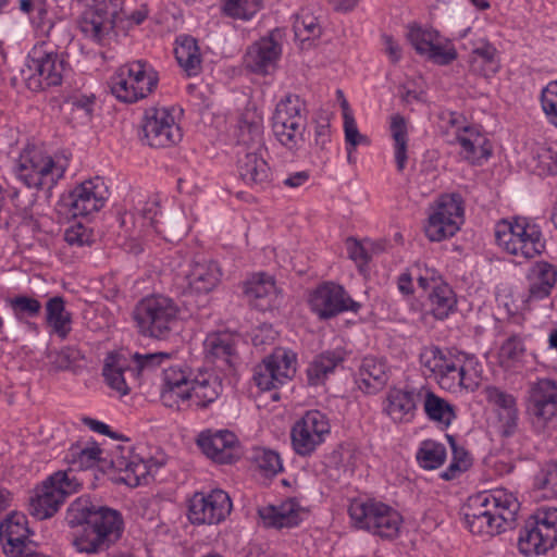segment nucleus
<instances>
[{
    "instance_id": "1",
    "label": "nucleus",
    "mask_w": 557,
    "mask_h": 557,
    "mask_svg": "<svg viewBox=\"0 0 557 557\" xmlns=\"http://www.w3.org/2000/svg\"><path fill=\"white\" fill-rule=\"evenodd\" d=\"M71 527H82L73 540L81 553L95 554L109 548L123 533L124 521L120 511L94 504L89 497L75 499L66 512Z\"/></svg>"
},
{
    "instance_id": "2",
    "label": "nucleus",
    "mask_w": 557,
    "mask_h": 557,
    "mask_svg": "<svg viewBox=\"0 0 557 557\" xmlns=\"http://www.w3.org/2000/svg\"><path fill=\"white\" fill-rule=\"evenodd\" d=\"M419 360L443 389L473 393L480 385L481 366L472 355L431 345L421 349Z\"/></svg>"
},
{
    "instance_id": "3",
    "label": "nucleus",
    "mask_w": 557,
    "mask_h": 557,
    "mask_svg": "<svg viewBox=\"0 0 557 557\" xmlns=\"http://www.w3.org/2000/svg\"><path fill=\"white\" fill-rule=\"evenodd\" d=\"M237 143L244 147L237 161L240 180L248 186L264 188L270 182L271 170L262 157L263 115L255 106H247L239 115Z\"/></svg>"
},
{
    "instance_id": "4",
    "label": "nucleus",
    "mask_w": 557,
    "mask_h": 557,
    "mask_svg": "<svg viewBox=\"0 0 557 557\" xmlns=\"http://www.w3.org/2000/svg\"><path fill=\"white\" fill-rule=\"evenodd\" d=\"M520 508L518 499L505 490L484 491L468 498L465 522L478 535H496L511 528Z\"/></svg>"
},
{
    "instance_id": "5",
    "label": "nucleus",
    "mask_w": 557,
    "mask_h": 557,
    "mask_svg": "<svg viewBox=\"0 0 557 557\" xmlns=\"http://www.w3.org/2000/svg\"><path fill=\"white\" fill-rule=\"evenodd\" d=\"M171 354H134L110 352L104 359L102 375L106 383L121 396L129 394L132 388L140 384L144 376L170 360Z\"/></svg>"
},
{
    "instance_id": "6",
    "label": "nucleus",
    "mask_w": 557,
    "mask_h": 557,
    "mask_svg": "<svg viewBox=\"0 0 557 557\" xmlns=\"http://www.w3.org/2000/svg\"><path fill=\"white\" fill-rule=\"evenodd\" d=\"M180 308L163 295H153L139 300L132 318L137 332L148 338L168 339L178 324Z\"/></svg>"
},
{
    "instance_id": "7",
    "label": "nucleus",
    "mask_w": 557,
    "mask_h": 557,
    "mask_svg": "<svg viewBox=\"0 0 557 557\" xmlns=\"http://www.w3.org/2000/svg\"><path fill=\"white\" fill-rule=\"evenodd\" d=\"M158 82V72L147 61L136 60L117 67L108 84L119 101L135 103L150 95Z\"/></svg>"
},
{
    "instance_id": "8",
    "label": "nucleus",
    "mask_w": 557,
    "mask_h": 557,
    "mask_svg": "<svg viewBox=\"0 0 557 557\" xmlns=\"http://www.w3.org/2000/svg\"><path fill=\"white\" fill-rule=\"evenodd\" d=\"M495 239L506 252L524 259H532L545 250L540 226L525 218L499 221L495 226Z\"/></svg>"
},
{
    "instance_id": "9",
    "label": "nucleus",
    "mask_w": 557,
    "mask_h": 557,
    "mask_svg": "<svg viewBox=\"0 0 557 557\" xmlns=\"http://www.w3.org/2000/svg\"><path fill=\"white\" fill-rule=\"evenodd\" d=\"M348 513L352 524L382 539H395L403 518L397 510L374 498L351 500Z\"/></svg>"
},
{
    "instance_id": "10",
    "label": "nucleus",
    "mask_w": 557,
    "mask_h": 557,
    "mask_svg": "<svg viewBox=\"0 0 557 557\" xmlns=\"http://www.w3.org/2000/svg\"><path fill=\"white\" fill-rule=\"evenodd\" d=\"M81 486V480L72 471L53 472L35 488V494L29 499L30 515L39 520L51 518Z\"/></svg>"
},
{
    "instance_id": "11",
    "label": "nucleus",
    "mask_w": 557,
    "mask_h": 557,
    "mask_svg": "<svg viewBox=\"0 0 557 557\" xmlns=\"http://www.w3.org/2000/svg\"><path fill=\"white\" fill-rule=\"evenodd\" d=\"M65 165L37 149L24 150L17 161L16 175L28 188L51 189L63 177Z\"/></svg>"
},
{
    "instance_id": "12",
    "label": "nucleus",
    "mask_w": 557,
    "mask_h": 557,
    "mask_svg": "<svg viewBox=\"0 0 557 557\" xmlns=\"http://www.w3.org/2000/svg\"><path fill=\"white\" fill-rule=\"evenodd\" d=\"M557 543V508L539 510L525 521L518 537L519 552L525 556L545 554Z\"/></svg>"
},
{
    "instance_id": "13",
    "label": "nucleus",
    "mask_w": 557,
    "mask_h": 557,
    "mask_svg": "<svg viewBox=\"0 0 557 557\" xmlns=\"http://www.w3.org/2000/svg\"><path fill=\"white\" fill-rule=\"evenodd\" d=\"M417 282L420 288L429 292L426 306L436 320H445L457 310V296L440 272L426 264L416 263Z\"/></svg>"
},
{
    "instance_id": "14",
    "label": "nucleus",
    "mask_w": 557,
    "mask_h": 557,
    "mask_svg": "<svg viewBox=\"0 0 557 557\" xmlns=\"http://www.w3.org/2000/svg\"><path fill=\"white\" fill-rule=\"evenodd\" d=\"M330 432L327 416L320 410H309L292 428L293 449L301 457L311 456Z\"/></svg>"
},
{
    "instance_id": "15",
    "label": "nucleus",
    "mask_w": 557,
    "mask_h": 557,
    "mask_svg": "<svg viewBox=\"0 0 557 557\" xmlns=\"http://www.w3.org/2000/svg\"><path fill=\"white\" fill-rule=\"evenodd\" d=\"M463 221V206L458 194L443 195L425 225V235L431 242H441L454 236Z\"/></svg>"
},
{
    "instance_id": "16",
    "label": "nucleus",
    "mask_w": 557,
    "mask_h": 557,
    "mask_svg": "<svg viewBox=\"0 0 557 557\" xmlns=\"http://www.w3.org/2000/svg\"><path fill=\"white\" fill-rule=\"evenodd\" d=\"M141 140L152 148H166L181 141L183 135L168 108H148L145 111Z\"/></svg>"
},
{
    "instance_id": "17",
    "label": "nucleus",
    "mask_w": 557,
    "mask_h": 557,
    "mask_svg": "<svg viewBox=\"0 0 557 557\" xmlns=\"http://www.w3.org/2000/svg\"><path fill=\"white\" fill-rule=\"evenodd\" d=\"M28 69L33 72L28 78L29 88L42 90L62 84L67 62L58 52L34 49L29 55Z\"/></svg>"
},
{
    "instance_id": "18",
    "label": "nucleus",
    "mask_w": 557,
    "mask_h": 557,
    "mask_svg": "<svg viewBox=\"0 0 557 557\" xmlns=\"http://www.w3.org/2000/svg\"><path fill=\"white\" fill-rule=\"evenodd\" d=\"M232 502L223 490L195 493L189 500L188 519L193 524H219L232 511Z\"/></svg>"
},
{
    "instance_id": "19",
    "label": "nucleus",
    "mask_w": 557,
    "mask_h": 557,
    "mask_svg": "<svg viewBox=\"0 0 557 557\" xmlns=\"http://www.w3.org/2000/svg\"><path fill=\"white\" fill-rule=\"evenodd\" d=\"M527 411L536 430H544L557 418V383L550 379H539L530 383Z\"/></svg>"
},
{
    "instance_id": "20",
    "label": "nucleus",
    "mask_w": 557,
    "mask_h": 557,
    "mask_svg": "<svg viewBox=\"0 0 557 557\" xmlns=\"http://www.w3.org/2000/svg\"><path fill=\"white\" fill-rule=\"evenodd\" d=\"M311 310L323 320L351 311L358 312L361 305L347 294L343 286L333 282L320 284L310 295Z\"/></svg>"
},
{
    "instance_id": "21",
    "label": "nucleus",
    "mask_w": 557,
    "mask_h": 557,
    "mask_svg": "<svg viewBox=\"0 0 557 557\" xmlns=\"http://www.w3.org/2000/svg\"><path fill=\"white\" fill-rule=\"evenodd\" d=\"M108 198V186L97 176L75 186L63 202L73 216H86L102 209Z\"/></svg>"
},
{
    "instance_id": "22",
    "label": "nucleus",
    "mask_w": 557,
    "mask_h": 557,
    "mask_svg": "<svg viewBox=\"0 0 557 557\" xmlns=\"http://www.w3.org/2000/svg\"><path fill=\"white\" fill-rule=\"evenodd\" d=\"M294 373V358L280 349L256 366L252 379L261 391H270L283 385Z\"/></svg>"
},
{
    "instance_id": "23",
    "label": "nucleus",
    "mask_w": 557,
    "mask_h": 557,
    "mask_svg": "<svg viewBox=\"0 0 557 557\" xmlns=\"http://www.w3.org/2000/svg\"><path fill=\"white\" fill-rule=\"evenodd\" d=\"M308 509L296 497L287 498L277 505L258 508V516L263 527L278 531L299 527L308 518Z\"/></svg>"
},
{
    "instance_id": "24",
    "label": "nucleus",
    "mask_w": 557,
    "mask_h": 557,
    "mask_svg": "<svg viewBox=\"0 0 557 557\" xmlns=\"http://www.w3.org/2000/svg\"><path fill=\"white\" fill-rule=\"evenodd\" d=\"M197 445L208 458L218 463H232L242 454L237 436L228 430L203 431L198 435Z\"/></svg>"
},
{
    "instance_id": "25",
    "label": "nucleus",
    "mask_w": 557,
    "mask_h": 557,
    "mask_svg": "<svg viewBox=\"0 0 557 557\" xmlns=\"http://www.w3.org/2000/svg\"><path fill=\"white\" fill-rule=\"evenodd\" d=\"M112 467L123 472L122 480L132 487L148 484L156 473L165 465V458L150 457L145 459L138 455L116 456L111 460Z\"/></svg>"
},
{
    "instance_id": "26",
    "label": "nucleus",
    "mask_w": 557,
    "mask_h": 557,
    "mask_svg": "<svg viewBox=\"0 0 557 557\" xmlns=\"http://www.w3.org/2000/svg\"><path fill=\"white\" fill-rule=\"evenodd\" d=\"M243 293L251 306L260 311L277 308L282 302V290L270 274L259 272L243 283Z\"/></svg>"
},
{
    "instance_id": "27",
    "label": "nucleus",
    "mask_w": 557,
    "mask_h": 557,
    "mask_svg": "<svg viewBox=\"0 0 557 557\" xmlns=\"http://www.w3.org/2000/svg\"><path fill=\"white\" fill-rule=\"evenodd\" d=\"M281 39L282 32L276 28L252 44L245 54L247 69L257 74H267L281 57Z\"/></svg>"
},
{
    "instance_id": "28",
    "label": "nucleus",
    "mask_w": 557,
    "mask_h": 557,
    "mask_svg": "<svg viewBox=\"0 0 557 557\" xmlns=\"http://www.w3.org/2000/svg\"><path fill=\"white\" fill-rule=\"evenodd\" d=\"M421 388H391L384 400L383 411L395 423L411 422L417 413L418 404L422 399Z\"/></svg>"
},
{
    "instance_id": "29",
    "label": "nucleus",
    "mask_w": 557,
    "mask_h": 557,
    "mask_svg": "<svg viewBox=\"0 0 557 557\" xmlns=\"http://www.w3.org/2000/svg\"><path fill=\"white\" fill-rule=\"evenodd\" d=\"M449 143L458 144L459 154L470 163H480L483 159L490 158L493 150L491 141L482 133V127L473 123H470Z\"/></svg>"
},
{
    "instance_id": "30",
    "label": "nucleus",
    "mask_w": 557,
    "mask_h": 557,
    "mask_svg": "<svg viewBox=\"0 0 557 557\" xmlns=\"http://www.w3.org/2000/svg\"><path fill=\"white\" fill-rule=\"evenodd\" d=\"M29 530L26 527V517L12 513L0 523V539L3 542V552L8 557H21L29 548L27 544Z\"/></svg>"
},
{
    "instance_id": "31",
    "label": "nucleus",
    "mask_w": 557,
    "mask_h": 557,
    "mask_svg": "<svg viewBox=\"0 0 557 557\" xmlns=\"http://www.w3.org/2000/svg\"><path fill=\"white\" fill-rule=\"evenodd\" d=\"M203 350L207 361L218 363L222 370H232L237 359L235 339L228 333L209 334L203 342Z\"/></svg>"
},
{
    "instance_id": "32",
    "label": "nucleus",
    "mask_w": 557,
    "mask_h": 557,
    "mask_svg": "<svg viewBox=\"0 0 557 557\" xmlns=\"http://www.w3.org/2000/svg\"><path fill=\"white\" fill-rule=\"evenodd\" d=\"M527 280L529 283L527 300L531 302L545 299L550 295L557 282V269L546 261L535 262L529 269Z\"/></svg>"
},
{
    "instance_id": "33",
    "label": "nucleus",
    "mask_w": 557,
    "mask_h": 557,
    "mask_svg": "<svg viewBox=\"0 0 557 557\" xmlns=\"http://www.w3.org/2000/svg\"><path fill=\"white\" fill-rule=\"evenodd\" d=\"M191 405L206 409L222 394V380L214 373H201L190 383Z\"/></svg>"
},
{
    "instance_id": "34",
    "label": "nucleus",
    "mask_w": 557,
    "mask_h": 557,
    "mask_svg": "<svg viewBox=\"0 0 557 557\" xmlns=\"http://www.w3.org/2000/svg\"><path fill=\"white\" fill-rule=\"evenodd\" d=\"M221 276L218 262L210 260L196 263L186 278L191 293L208 294L216 287Z\"/></svg>"
},
{
    "instance_id": "35",
    "label": "nucleus",
    "mask_w": 557,
    "mask_h": 557,
    "mask_svg": "<svg viewBox=\"0 0 557 557\" xmlns=\"http://www.w3.org/2000/svg\"><path fill=\"white\" fill-rule=\"evenodd\" d=\"M388 381L386 363L374 357L363 358L358 373L359 387L367 393H376Z\"/></svg>"
},
{
    "instance_id": "36",
    "label": "nucleus",
    "mask_w": 557,
    "mask_h": 557,
    "mask_svg": "<svg viewBox=\"0 0 557 557\" xmlns=\"http://www.w3.org/2000/svg\"><path fill=\"white\" fill-rule=\"evenodd\" d=\"M78 25L84 36L97 44H103L114 28L112 17L100 10L85 12Z\"/></svg>"
},
{
    "instance_id": "37",
    "label": "nucleus",
    "mask_w": 557,
    "mask_h": 557,
    "mask_svg": "<svg viewBox=\"0 0 557 557\" xmlns=\"http://www.w3.org/2000/svg\"><path fill=\"white\" fill-rule=\"evenodd\" d=\"M307 125L305 102L296 95H287L281 99L272 116V124Z\"/></svg>"
},
{
    "instance_id": "38",
    "label": "nucleus",
    "mask_w": 557,
    "mask_h": 557,
    "mask_svg": "<svg viewBox=\"0 0 557 557\" xmlns=\"http://www.w3.org/2000/svg\"><path fill=\"white\" fill-rule=\"evenodd\" d=\"M46 322L53 332L62 339L66 338L72 331V313L65 308V300L62 296H53L45 305Z\"/></svg>"
},
{
    "instance_id": "39",
    "label": "nucleus",
    "mask_w": 557,
    "mask_h": 557,
    "mask_svg": "<svg viewBox=\"0 0 557 557\" xmlns=\"http://www.w3.org/2000/svg\"><path fill=\"white\" fill-rule=\"evenodd\" d=\"M180 66L188 76H196L201 70V53L197 40L190 36H182L176 40L174 49Z\"/></svg>"
},
{
    "instance_id": "40",
    "label": "nucleus",
    "mask_w": 557,
    "mask_h": 557,
    "mask_svg": "<svg viewBox=\"0 0 557 557\" xmlns=\"http://www.w3.org/2000/svg\"><path fill=\"white\" fill-rule=\"evenodd\" d=\"M344 360L343 354L337 350H327L317 356L307 369L308 383L313 386L323 384L326 377Z\"/></svg>"
},
{
    "instance_id": "41",
    "label": "nucleus",
    "mask_w": 557,
    "mask_h": 557,
    "mask_svg": "<svg viewBox=\"0 0 557 557\" xmlns=\"http://www.w3.org/2000/svg\"><path fill=\"white\" fill-rule=\"evenodd\" d=\"M422 399L424 412L431 421L448 426L456 419L455 407L429 388L423 387Z\"/></svg>"
},
{
    "instance_id": "42",
    "label": "nucleus",
    "mask_w": 557,
    "mask_h": 557,
    "mask_svg": "<svg viewBox=\"0 0 557 557\" xmlns=\"http://www.w3.org/2000/svg\"><path fill=\"white\" fill-rule=\"evenodd\" d=\"M102 450L96 443L88 445L73 444L64 456V460L71 466L67 471L85 470L92 468L100 460Z\"/></svg>"
},
{
    "instance_id": "43",
    "label": "nucleus",
    "mask_w": 557,
    "mask_h": 557,
    "mask_svg": "<svg viewBox=\"0 0 557 557\" xmlns=\"http://www.w3.org/2000/svg\"><path fill=\"white\" fill-rule=\"evenodd\" d=\"M446 438L451 448L453 456L449 466L441 473V478L445 481H451L459 478L472 466V457L454 435L446 434Z\"/></svg>"
},
{
    "instance_id": "44",
    "label": "nucleus",
    "mask_w": 557,
    "mask_h": 557,
    "mask_svg": "<svg viewBox=\"0 0 557 557\" xmlns=\"http://www.w3.org/2000/svg\"><path fill=\"white\" fill-rule=\"evenodd\" d=\"M389 128L394 140V157L397 170L403 172L408 160V131L405 117L400 114L393 115Z\"/></svg>"
},
{
    "instance_id": "45",
    "label": "nucleus",
    "mask_w": 557,
    "mask_h": 557,
    "mask_svg": "<svg viewBox=\"0 0 557 557\" xmlns=\"http://www.w3.org/2000/svg\"><path fill=\"white\" fill-rule=\"evenodd\" d=\"M307 125L272 124L276 140L288 151L296 153L306 143L305 132Z\"/></svg>"
},
{
    "instance_id": "46",
    "label": "nucleus",
    "mask_w": 557,
    "mask_h": 557,
    "mask_svg": "<svg viewBox=\"0 0 557 557\" xmlns=\"http://www.w3.org/2000/svg\"><path fill=\"white\" fill-rule=\"evenodd\" d=\"M416 457L423 469L433 470L444 465L447 451L442 443L426 440L420 444Z\"/></svg>"
},
{
    "instance_id": "47",
    "label": "nucleus",
    "mask_w": 557,
    "mask_h": 557,
    "mask_svg": "<svg viewBox=\"0 0 557 557\" xmlns=\"http://www.w3.org/2000/svg\"><path fill=\"white\" fill-rule=\"evenodd\" d=\"M524 337L520 334L508 336L499 346L497 358L504 368H511L520 362L525 354Z\"/></svg>"
},
{
    "instance_id": "48",
    "label": "nucleus",
    "mask_w": 557,
    "mask_h": 557,
    "mask_svg": "<svg viewBox=\"0 0 557 557\" xmlns=\"http://www.w3.org/2000/svg\"><path fill=\"white\" fill-rule=\"evenodd\" d=\"M293 28L295 37L302 44L319 38L322 33L318 18L308 9H302L297 14Z\"/></svg>"
},
{
    "instance_id": "49",
    "label": "nucleus",
    "mask_w": 557,
    "mask_h": 557,
    "mask_svg": "<svg viewBox=\"0 0 557 557\" xmlns=\"http://www.w3.org/2000/svg\"><path fill=\"white\" fill-rule=\"evenodd\" d=\"M534 486L543 498H557V462L546 463L534 479Z\"/></svg>"
},
{
    "instance_id": "50",
    "label": "nucleus",
    "mask_w": 557,
    "mask_h": 557,
    "mask_svg": "<svg viewBox=\"0 0 557 557\" xmlns=\"http://www.w3.org/2000/svg\"><path fill=\"white\" fill-rule=\"evenodd\" d=\"M9 306L18 321L36 318L41 312V302L27 295H17L9 299Z\"/></svg>"
},
{
    "instance_id": "51",
    "label": "nucleus",
    "mask_w": 557,
    "mask_h": 557,
    "mask_svg": "<svg viewBox=\"0 0 557 557\" xmlns=\"http://www.w3.org/2000/svg\"><path fill=\"white\" fill-rule=\"evenodd\" d=\"M407 37L417 53L424 55L433 42L440 38V33L433 28H423L418 24H412L409 26Z\"/></svg>"
},
{
    "instance_id": "52",
    "label": "nucleus",
    "mask_w": 557,
    "mask_h": 557,
    "mask_svg": "<svg viewBox=\"0 0 557 557\" xmlns=\"http://www.w3.org/2000/svg\"><path fill=\"white\" fill-rule=\"evenodd\" d=\"M251 458L259 470L267 476H274L283 470L280 455L272 449L256 448Z\"/></svg>"
},
{
    "instance_id": "53",
    "label": "nucleus",
    "mask_w": 557,
    "mask_h": 557,
    "mask_svg": "<svg viewBox=\"0 0 557 557\" xmlns=\"http://www.w3.org/2000/svg\"><path fill=\"white\" fill-rule=\"evenodd\" d=\"M262 5V0H223V12L233 18L250 20Z\"/></svg>"
},
{
    "instance_id": "54",
    "label": "nucleus",
    "mask_w": 557,
    "mask_h": 557,
    "mask_svg": "<svg viewBox=\"0 0 557 557\" xmlns=\"http://www.w3.org/2000/svg\"><path fill=\"white\" fill-rule=\"evenodd\" d=\"M424 55L437 65H448L458 58V52L449 40L440 37Z\"/></svg>"
},
{
    "instance_id": "55",
    "label": "nucleus",
    "mask_w": 557,
    "mask_h": 557,
    "mask_svg": "<svg viewBox=\"0 0 557 557\" xmlns=\"http://www.w3.org/2000/svg\"><path fill=\"white\" fill-rule=\"evenodd\" d=\"M483 394L487 403L495 408L496 414L518 407L517 398L498 386L487 385L484 387Z\"/></svg>"
},
{
    "instance_id": "56",
    "label": "nucleus",
    "mask_w": 557,
    "mask_h": 557,
    "mask_svg": "<svg viewBox=\"0 0 557 557\" xmlns=\"http://www.w3.org/2000/svg\"><path fill=\"white\" fill-rule=\"evenodd\" d=\"M160 399L165 407L181 409L186 401H191L190 385L162 386Z\"/></svg>"
},
{
    "instance_id": "57",
    "label": "nucleus",
    "mask_w": 557,
    "mask_h": 557,
    "mask_svg": "<svg viewBox=\"0 0 557 557\" xmlns=\"http://www.w3.org/2000/svg\"><path fill=\"white\" fill-rule=\"evenodd\" d=\"M438 119L446 127L447 133L454 135V138L470 124L463 113L448 109L441 110Z\"/></svg>"
},
{
    "instance_id": "58",
    "label": "nucleus",
    "mask_w": 557,
    "mask_h": 557,
    "mask_svg": "<svg viewBox=\"0 0 557 557\" xmlns=\"http://www.w3.org/2000/svg\"><path fill=\"white\" fill-rule=\"evenodd\" d=\"M83 358L81 350L67 346L51 355V363L60 371L71 370Z\"/></svg>"
},
{
    "instance_id": "59",
    "label": "nucleus",
    "mask_w": 557,
    "mask_h": 557,
    "mask_svg": "<svg viewBox=\"0 0 557 557\" xmlns=\"http://www.w3.org/2000/svg\"><path fill=\"white\" fill-rule=\"evenodd\" d=\"M541 103L549 121L557 126V81L548 83L542 90Z\"/></svg>"
},
{
    "instance_id": "60",
    "label": "nucleus",
    "mask_w": 557,
    "mask_h": 557,
    "mask_svg": "<svg viewBox=\"0 0 557 557\" xmlns=\"http://www.w3.org/2000/svg\"><path fill=\"white\" fill-rule=\"evenodd\" d=\"M344 132L349 156L355 147L368 143V138L359 133L355 119L348 113H344Z\"/></svg>"
},
{
    "instance_id": "61",
    "label": "nucleus",
    "mask_w": 557,
    "mask_h": 557,
    "mask_svg": "<svg viewBox=\"0 0 557 557\" xmlns=\"http://www.w3.org/2000/svg\"><path fill=\"white\" fill-rule=\"evenodd\" d=\"M65 242L71 246L83 247L94 242L92 233L81 223L71 225L64 233Z\"/></svg>"
},
{
    "instance_id": "62",
    "label": "nucleus",
    "mask_w": 557,
    "mask_h": 557,
    "mask_svg": "<svg viewBox=\"0 0 557 557\" xmlns=\"http://www.w3.org/2000/svg\"><path fill=\"white\" fill-rule=\"evenodd\" d=\"M497 416L499 432L505 437L515 435L518 431L519 410L518 407L499 412Z\"/></svg>"
},
{
    "instance_id": "63",
    "label": "nucleus",
    "mask_w": 557,
    "mask_h": 557,
    "mask_svg": "<svg viewBox=\"0 0 557 557\" xmlns=\"http://www.w3.org/2000/svg\"><path fill=\"white\" fill-rule=\"evenodd\" d=\"M162 386L190 385L187 369L181 364L170 366L163 370Z\"/></svg>"
},
{
    "instance_id": "64",
    "label": "nucleus",
    "mask_w": 557,
    "mask_h": 557,
    "mask_svg": "<svg viewBox=\"0 0 557 557\" xmlns=\"http://www.w3.org/2000/svg\"><path fill=\"white\" fill-rule=\"evenodd\" d=\"M473 55L480 58L485 64L492 65V71H496L497 65V49L486 40H480L475 48L472 50L471 64L473 65Z\"/></svg>"
}]
</instances>
